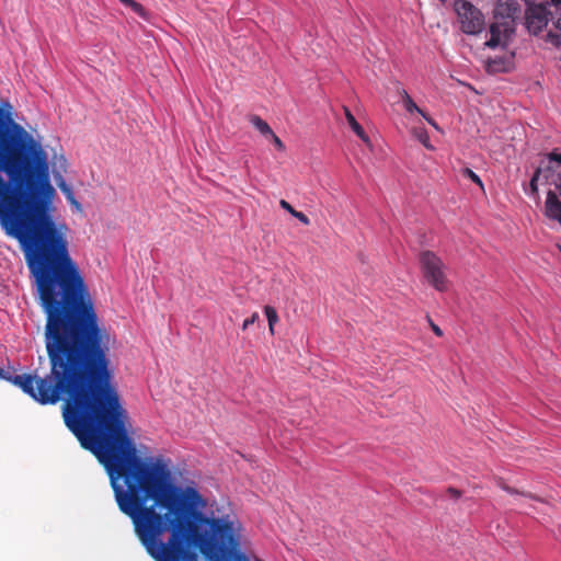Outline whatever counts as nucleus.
Here are the masks:
<instances>
[{
	"mask_svg": "<svg viewBox=\"0 0 561 561\" xmlns=\"http://www.w3.org/2000/svg\"><path fill=\"white\" fill-rule=\"evenodd\" d=\"M55 188L45 149H0V220L26 239L25 257L46 314L49 374L5 376L42 405L66 397L62 417L80 445L99 461L129 423L113 383L110 334L100 328L93 301L71 259L67 226L53 218Z\"/></svg>",
	"mask_w": 561,
	"mask_h": 561,
	"instance_id": "obj_1",
	"label": "nucleus"
},
{
	"mask_svg": "<svg viewBox=\"0 0 561 561\" xmlns=\"http://www.w3.org/2000/svg\"><path fill=\"white\" fill-rule=\"evenodd\" d=\"M110 477L117 506L135 530L196 556L199 550L213 561H249L238 551L239 538L228 518L207 517L206 501L193 486L171 482L169 465L161 458L137 455L127 426L100 461Z\"/></svg>",
	"mask_w": 561,
	"mask_h": 561,
	"instance_id": "obj_2",
	"label": "nucleus"
},
{
	"mask_svg": "<svg viewBox=\"0 0 561 561\" xmlns=\"http://www.w3.org/2000/svg\"><path fill=\"white\" fill-rule=\"evenodd\" d=\"M520 7L514 0H497L494 9L495 22L490 25V38L485 42L489 48L506 46L515 31V20Z\"/></svg>",
	"mask_w": 561,
	"mask_h": 561,
	"instance_id": "obj_3",
	"label": "nucleus"
},
{
	"mask_svg": "<svg viewBox=\"0 0 561 561\" xmlns=\"http://www.w3.org/2000/svg\"><path fill=\"white\" fill-rule=\"evenodd\" d=\"M141 545L154 561H193L196 557L144 531L135 530Z\"/></svg>",
	"mask_w": 561,
	"mask_h": 561,
	"instance_id": "obj_4",
	"label": "nucleus"
},
{
	"mask_svg": "<svg viewBox=\"0 0 561 561\" xmlns=\"http://www.w3.org/2000/svg\"><path fill=\"white\" fill-rule=\"evenodd\" d=\"M421 271L425 280L437 291L448 289V279L445 274V264L433 251L425 250L419 255Z\"/></svg>",
	"mask_w": 561,
	"mask_h": 561,
	"instance_id": "obj_5",
	"label": "nucleus"
},
{
	"mask_svg": "<svg viewBox=\"0 0 561 561\" xmlns=\"http://www.w3.org/2000/svg\"><path fill=\"white\" fill-rule=\"evenodd\" d=\"M460 30L469 35L481 33L485 27L483 13L467 0H457L455 2Z\"/></svg>",
	"mask_w": 561,
	"mask_h": 561,
	"instance_id": "obj_6",
	"label": "nucleus"
},
{
	"mask_svg": "<svg viewBox=\"0 0 561 561\" xmlns=\"http://www.w3.org/2000/svg\"><path fill=\"white\" fill-rule=\"evenodd\" d=\"M551 12L548 11L547 4L530 5L525 13V24L527 30L533 34H538L547 26Z\"/></svg>",
	"mask_w": 561,
	"mask_h": 561,
	"instance_id": "obj_7",
	"label": "nucleus"
},
{
	"mask_svg": "<svg viewBox=\"0 0 561 561\" xmlns=\"http://www.w3.org/2000/svg\"><path fill=\"white\" fill-rule=\"evenodd\" d=\"M556 165L554 162L550 159H547V157L540 161L538 168L535 170L534 175L530 179L529 182V188L530 193L533 195L538 194V182L541 181L542 184H549L550 181L553 183L554 180H552L554 173H556Z\"/></svg>",
	"mask_w": 561,
	"mask_h": 561,
	"instance_id": "obj_8",
	"label": "nucleus"
},
{
	"mask_svg": "<svg viewBox=\"0 0 561 561\" xmlns=\"http://www.w3.org/2000/svg\"><path fill=\"white\" fill-rule=\"evenodd\" d=\"M545 215L550 220L557 221L561 225V201L554 191L547 193L545 202Z\"/></svg>",
	"mask_w": 561,
	"mask_h": 561,
	"instance_id": "obj_9",
	"label": "nucleus"
},
{
	"mask_svg": "<svg viewBox=\"0 0 561 561\" xmlns=\"http://www.w3.org/2000/svg\"><path fill=\"white\" fill-rule=\"evenodd\" d=\"M511 61L506 58H494V59H488L485 62V70L489 73H501L506 72L510 69Z\"/></svg>",
	"mask_w": 561,
	"mask_h": 561,
	"instance_id": "obj_10",
	"label": "nucleus"
},
{
	"mask_svg": "<svg viewBox=\"0 0 561 561\" xmlns=\"http://www.w3.org/2000/svg\"><path fill=\"white\" fill-rule=\"evenodd\" d=\"M344 114L345 118L350 125V127L353 129V131L365 142L369 141V137L365 133L364 128L358 124L352 112L348 107L344 106Z\"/></svg>",
	"mask_w": 561,
	"mask_h": 561,
	"instance_id": "obj_11",
	"label": "nucleus"
},
{
	"mask_svg": "<svg viewBox=\"0 0 561 561\" xmlns=\"http://www.w3.org/2000/svg\"><path fill=\"white\" fill-rule=\"evenodd\" d=\"M57 185L66 196L67 201L78 210L82 211L81 204L76 199L73 191L70 185H68L62 178L57 181Z\"/></svg>",
	"mask_w": 561,
	"mask_h": 561,
	"instance_id": "obj_12",
	"label": "nucleus"
},
{
	"mask_svg": "<svg viewBox=\"0 0 561 561\" xmlns=\"http://www.w3.org/2000/svg\"><path fill=\"white\" fill-rule=\"evenodd\" d=\"M250 122L264 136H271L274 133L270 125L257 115H253Z\"/></svg>",
	"mask_w": 561,
	"mask_h": 561,
	"instance_id": "obj_13",
	"label": "nucleus"
},
{
	"mask_svg": "<svg viewBox=\"0 0 561 561\" xmlns=\"http://www.w3.org/2000/svg\"><path fill=\"white\" fill-rule=\"evenodd\" d=\"M402 102L404 104L405 110L409 113L417 112L421 115L424 113L412 100V98L409 95V93L405 90H401L400 92Z\"/></svg>",
	"mask_w": 561,
	"mask_h": 561,
	"instance_id": "obj_14",
	"label": "nucleus"
},
{
	"mask_svg": "<svg viewBox=\"0 0 561 561\" xmlns=\"http://www.w3.org/2000/svg\"><path fill=\"white\" fill-rule=\"evenodd\" d=\"M264 313L268 321V330L271 334H274V325L278 322V316L274 307L272 306H265L264 307Z\"/></svg>",
	"mask_w": 561,
	"mask_h": 561,
	"instance_id": "obj_15",
	"label": "nucleus"
},
{
	"mask_svg": "<svg viewBox=\"0 0 561 561\" xmlns=\"http://www.w3.org/2000/svg\"><path fill=\"white\" fill-rule=\"evenodd\" d=\"M415 137L426 147L432 148L430 145V137L427 131L424 128H419L414 130Z\"/></svg>",
	"mask_w": 561,
	"mask_h": 561,
	"instance_id": "obj_16",
	"label": "nucleus"
},
{
	"mask_svg": "<svg viewBox=\"0 0 561 561\" xmlns=\"http://www.w3.org/2000/svg\"><path fill=\"white\" fill-rule=\"evenodd\" d=\"M462 174L469 178L472 182L477 183L481 188H483V183L478 174H476L471 169L465 168Z\"/></svg>",
	"mask_w": 561,
	"mask_h": 561,
	"instance_id": "obj_17",
	"label": "nucleus"
},
{
	"mask_svg": "<svg viewBox=\"0 0 561 561\" xmlns=\"http://www.w3.org/2000/svg\"><path fill=\"white\" fill-rule=\"evenodd\" d=\"M505 492H507L510 494H520V495L527 496L529 499L539 500L537 496H535L531 493H526V492L518 491L517 489H514V488H512L510 485L507 488H505Z\"/></svg>",
	"mask_w": 561,
	"mask_h": 561,
	"instance_id": "obj_18",
	"label": "nucleus"
},
{
	"mask_svg": "<svg viewBox=\"0 0 561 561\" xmlns=\"http://www.w3.org/2000/svg\"><path fill=\"white\" fill-rule=\"evenodd\" d=\"M270 137H271L274 146L277 148V150H279V151L285 150L284 142L280 140V138L275 133H273Z\"/></svg>",
	"mask_w": 561,
	"mask_h": 561,
	"instance_id": "obj_19",
	"label": "nucleus"
},
{
	"mask_svg": "<svg viewBox=\"0 0 561 561\" xmlns=\"http://www.w3.org/2000/svg\"><path fill=\"white\" fill-rule=\"evenodd\" d=\"M426 320H427V322H428V324H430V327H431L432 331L435 333V335H437V336H439V337H440V336H443V331H442V329H440L437 324H435V323L433 322V320L431 319V317H430L428 314L426 316Z\"/></svg>",
	"mask_w": 561,
	"mask_h": 561,
	"instance_id": "obj_20",
	"label": "nucleus"
},
{
	"mask_svg": "<svg viewBox=\"0 0 561 561\" xmlns=\"http://www.w3.org/2000/svg\"><path fill=\"white\" fill-rule=\"evenodd\" d=\"M293 216L297 218L301 224L306 226L310 225V219L304 213L296 210L293 213Z\"/></svg>",
	"mask_w": 561,
	"mask_h": 561,
	"instance_id": "obj_21",
	"label": "nucleus"
},
{
	"mask_svg": "<svg viewBox=\"0 0 561 561\" xmlns=\"http://www.w3.org/2000/svg\"><path fill=\"white\" fill-rule=\"evenodd\" d=\"M259 319V314L254 312L250 318L245 319L242 323V330H247Z\"/></svg>",
	"mask_w": 561,
	"mask_h": 561,
	"instance_id": "obj_22",
	"label": "nucleus"
},
{
	"mask_svg": "<svg viewBox=\"0 0 561 561\" xmlns=\"http://www.w3.org/2000/svg\"><path fill=\"white\" fill-rule=\"evenodd\" d=\"M446 493L449 495V497L454 499V500H458L460 496H461V491L454 488V486H449L447 490H446Z\"/></svg>",
	"mask_w": 561,
	"mask_h": 561,
	"instance_id": "obj_23",
	"label": "nucleus"
},
{
	"mask_svg": "<svg viewBox=\"0 0 561 561\" xmlns=\"http://www.w3.org/2000/svg\"><path fill=\"white\" fill-rule=\"evenodd\" d=\"M547 159H550L554 163L561 164V153L557 151H551L547 153Z\"/></svg>",
	"mask_w": 561,
	"mask_h": 561,
	"instance_id": "obj_24",
	"label": "nucleus"
},
{
	"mask_svg": "<svg viewBox=\"0 0 561 561\" xmlns=\"http://www.w3.org/2000/svg\"><path fill=\"white\" fill-rule=\"evenodd\" d=\"M135 13L139 14V15H144L145 14V9L144 7L138 3V2H134L130 7H129Z\"/></svg>",
	"mask_w": 561,
	"mask_h": 561,
	"instance_id": "obj_25",
	"label": "nucleus"
},
{
	"mask_svg": "<svg viewBox=\"0 0 561 561\" xmlns=\"http://www.w3.org/2000/svg\"><path fill=\"white\" fill-rule=\"evenodd\" d=\"M279 206L283 209L287 210L291 216H293V213L296 211V209L288 202H286L285 199H280Z\"/></svg>",
	"mask_w": 561,
	"mask_h": 561,
	"instance_id": "obj_26",
	"label": "nucleus"
},
{
	"mask_svg": "<svg viewBox=\"0 0 561 561\" xmlns=\"http://www.w3.org/2000/svg\"><path fill=\"white\" fill-rule=\"evenodd\" d=\"M553 184H554L557 191L559 192V194L561 195V171L557 173V178L553 181Z\"/></svg>",
	"mask_w": 561,
	"mask_h": 561,
	"instance_id": "obj_27",
	"label": "nucleus"
},
{
	"mask_svg": "<svg viewBox=\"0 0 561 561\" xmlns=\"http://www.w3.org/2000/svg\"><path fill=\"white\" fill-rule=\"evenodd\" d=\"M422 116L425 118V121L431 125L433 126L434 128L438 129V125L437 123L431 117L428 116L426 113H423Z\"/></svg>",
	"mask_w": 561,
	"mask_h": 561,
	"instance_id": "obj_28",
	"label": "nucleus"
},
{
	"mask_svg": "<svg viewBox=\"0 0 561 561\" xmlns=\"http://www.w3.org/2000/svg\"><path fill=\"white\" fill-rule=\"evenodd\" d=\"M550 4L554 7L556 11L561 10V0H550Z\"/></svg>",
	"mask_w": 561,
	"mask_h": 561,
	"instance_id": "obj_29",
	"label": "nucleus"
},
{
	"mask_svg": "<svg viewBox=\"0 0 561 561\" xmlns=\"http://www.w3.org/2000/svg\"><path fill=\"white\" fill-rule=\"evenodd\" d=\"M496 484H497L502 490H504V491H505V488H507V486H508V484H506V483L503 481V479H501V478H499V479L496 480Z\"/></svg>",
	"mask_w": 561,
	"mask_h": 561,
	"instance_id": "obj_30",
	"label": "nucleus"
},
{
	"mask_svg": "<svg viewBox=\"0 0 561 561\" xmlns=\"http://www.w3.org/2000/svg\"><path fill=\"white\" fill-rule=\"evenodd\" d=\"M119 1L128 7H130L135 2V0H119Z\"/></svg>",
	"mask_w": 561,
	"mask_h": 561,
	"instance_id": "obj_31",
	"label": "nucleus"
},
{
	"mask_svg": "<svg viewBox=\"0 0 561 561\" xmlns=\"http://www.w3.org/2000/svg\"><path fill=\"white\" fill-rule=\"evenodd\" d=\"M556 27L561 31V18L557 20Z\"/></svg>",
	"mask_w": 561,
	"mask_h": 561,
	"instance_id": "obj_32",
	"label": "nucleus"
},
{
	"mask_svg": "<svg viewBox=\"0 0 561 561\" xmlns=\"http://www.w3.org/2000/svg\"><path fill=\"white\" fill-rule=\"evenodd\" d=\"M61 167L65 169L66 167V159L65 158H61Z\"/></svg>",
	"mask_w": 561,
	"mask_h": 561,
	"instance_id": "obj_33",
	"label": "nucleus"
},
{
	"mask_svg": "<svg viewBox=\"0 0 561 561\" xmlns=\"http://www.w3.org/2000/svg\"><path fill=\"white\" fill-rule=\"evenodd\" d=\"M440 2H442V3H445V2H446V0H440Z\"/></svg>",
	"mask_w": 561,
	"mask_h": 561,
	"instance_id": "obj_34",
	"label": "nucleus"
}]
</instances>
